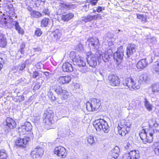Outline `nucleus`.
Segmentation results:
<instances>
[{"label":"nucleus","instance_id":"2","mask_svg":"<svg viewBox=\"0 0 159 159\" xmlns=\"http://www.w3.org/2000/svg\"><path fill=\"white\" fill-rule=\"evenodd\" d=\"M93 125L97 131H103L107 133L109 130V126L107 122L103 119L96 120L93 123Z\"/></svg>","mask_w":159,"mask_h":159},{"label":"nucleus","instance_id":"55","mask_svg":"<svg viewBox=\"0 0 159 159\" xmlns=\"http://www.w3.org/2000/svg\"><path fill=\"white\" fill-rule=\"evenodd\" d=\"M122 159H131L130 152L124 154L122 157Z\"/></svg>","mask_w":159,"mask_h":159},{"label":"nucleus","instance_id":"40","mask_svg":"<svg viewBox=\"0 0 159 159\" xmlns=\"http://www.w3.org/2000/svg\"><path fill=\"white\" fill-rule=\"evenodd\" d=\"M33 3L36 7H39L40 4H43L45 2V0H33Z\"/></svg>","mask_w":159,"mask_h":159},{"label":"nucleus","instance_id":"21","mask_svg":"<svg viewBox=\"0 0 159 159\" xmlns=\"http://www.w3.org/2000/svg\"><path fill=\"white\" fill-rule=\"evenodd\" d=\"M74 16V14L72 13L63 15L61 16V19L64 21L67 22L72 19Z\"/></svg>","mask_w":159,"mask_h":159},{"label":"nucleus","instance_id":"35","mask_svg":"<svg viewBox=\"0 0 159 159\" xmlns=\"http://www.w3.org/2000/svg\"><path fill=\"white\" fill-rule=\"evenodd\" d=\"M137 18L140 20L143 23L146 22L147 21V16L145 15L137 14Z\"/></svg>","mask_w":159,"mask_h":159},{"label":"nucleus","instance_id":"63","mask_svg":"<svg viewBox=\"0 0 159 159\" xmlns=\"http://www.w3.org/2000/svg\"><path fill=\"white\" fill-rule=\"evenodd\" d=\"M94 17L95 20H96L97 19H102V16L101 14H98L96 15H94Z\"/></svg>","mask_w":159,"mask_h":159},{"label":"nucleus","instance_id":"23","mask_svg":"<svg viewBox=\"0 0 159 159\" xmlns=\"http://www.w3.org/2000/svg\"><path fill=\"white\" fill-rule=\"evenodd\" d=\"M131 159H138L139 157V153L138 151L133 150L129 152Z\"/></svg>","mask_w":159,"mask_h":159},{"label":"nucleus","instance_id":"28","mask_svg":"<svg viewBox=\"0 0 159 159\" xmlns=\"http://www.w3.org/2000/svg\"><path fill=\"white\" fill-rule=\"evenodd\" d=\"M13 25H14L15 29L18 32V33L21 34L23 35L24 34V31L20 27L19 25V23L17 21H14Z\"/></svg>","mask_w":159,"mask_h":159},{"label":"nucleus","instance_id":"38","mask_svg":"<svg viewBox=\"0 0 159 159\" xmlns=\"http://www.w3.org/2000/svg\"><path fill=\"white\" fill-rule=\"evenodd\" d=\"M7 23L6 19L2 16H0V27L6 26Z\"/></svg>","mask_w":159,"mask_h":159},{"label":"nucleus","instance_id":"20","mask_svg":"<svg viewBox=\"0 0 159 159\" xmlns=\"http://www.w3.org/2000/svg\"><path fill=\"white\" fill-rule=\"evenodd\" d=\"M148 63L146 59H142L138 62L136 66L138 69H143L148 65Z\"/></svg>","mask_w":159,"mask_h":159},{"label":"nucleus","instance_id":"9","mask_svg":"<svg viewBox=\"0 0 159 159\" xmlns=\"http://www.w3.org/2000/svg\"><path fill=\"white\" fill-rule=\"evenodd\" d=\"M54 113L51 111H45L43 115V121L45 125H51L52 124Z\"/></svg>","mask_w":159,"mask_h":159},{"label":"nucleus","instance_id":"13","mask_svg":"<svg viewBox=\"0 0 159 159\" xmlns=\"http://www.w3.org/2000/svg\"><path fill=\"white\" fill-rule=\"evenodd\" d=\"M108 79L110 81V85L112 86H118L120 84L119 79L116 75H110L108 77Z\"/></svg>","mask_w":159,"mask_h":159},{"label":"nucleus","instance_id":"15","mask_svg":"<svg viewBox=\"0 0 159 159\" xmlns=\"http://www.w3.org/2000/svg\"><path fill=\"white\" fill-rule=\"evenodd\" d=\"M124 49L121 46L118 49L116 52L114 53L113 55L114 58L117 61H118V59H122L124 56Z\"/></svg>","mask_w":159,"mask_h":159},{"label":"nucleus","instance_id":"42","mask_svg":"<svg viewBox=\"0 0 159 159\" xmlns=\"http://www.w3.org/2000/svg\"><path fill=\"white\" fill-rule=\"evenodd\" d=\"M90 4L88 2V0L86 1L85 4L82 5L83 7L82 9L86 11H87L89 8Z\"/></svg>","mask_w":159,"mask_h":159},{"label":"nucleus","instance_id":"1","mask_svg":"<svg viewBox=\"0 0 159 159\" xmlns=\"http://www.w3.org/2000/svg\"><path fill=\"white\" fill-rule=\"evenodd\" d=\"M131 124V121L128 119L121 120L118 127V134L121 136H126L130 130Z\"/></svg>","mask_w":159,"mask_h":159},{"label":"nucleus","instance_id":"22","mask_svg":"<svg viewBox=\"0 0 159 159\" xmlns=\"http://www.w3.org/2000/svg\"><path fill=\"white\" fill-rule=\"evenodd\" d=\"M119 148L118 147L116 146L111 151L109 155L117 158L119 156Z\"/></svg>","mask_w":159,"mask_h":159},{"label":"nucleus","instance_id":"36","mask_svg":"<svg viewBox=\"0 0 159 159\" xmlns=\"http://www.w3.org/2000/svg\"><path fill=\"white\" fill-rule=\"evenodd\" d=\"M99 72L102 78H103L104 76H106L107 74V71L106 68L103 67H102L99 68Z\"/></svg>","mask_w":159,"mask_h":159},{"label":"nucleus","instance_id":"39","mask_svg":"<svg viewBox=\"0 0 159 159\" xmlns=\"http://www.w3.org/2000/svg\"><path fill=\"white\" fill-rule=\"evenodd\" d=\"M145 106L146 109L149 111L152 110V106L146 98L145 99Z\"/></svg>","mask_w":159,"mask_h":159},{"label":"nucleus","instance_id":"5","mask_svg":"<svg viewBox=\"0 0 159 159\" xmlns=\"http://www.w3.org/2000/svg\"><path fill=\"white\" fill-rule=\"evenodd\" d=\"M70 57L74 65H77L79 66L84 67L86 66L85 59L82 57H80L77 54L74 52H71L70 53Z\"/></svg>","mask_w":159,"mask_h":159},{"label":"nucleus","instance_id":"7","mask_svg":"<svg viewBox=\"0 0 159 159\" xmlns=\"http://www.w3.org/2000/svg\"><path fill=\"white\" fill-rule=\"evenodd\" d=\"M32 129V126L29 122H25L24 125H20L18 128V132L19 134L24 135L28 134V133L30 132Z\"/></svg>","mask_w":159,"mask_h":159},{"label":"nucleus","instance_id":"52","mask_svg":"<svg viewBox=\"0 0 159 159\" xmlns=\"http://www.w3.org/2000/svg\"><path fill=\"white\" fill-rule=\"evenodd\" d=\"M4 7L6 9H10L11 10L13 8V6L12 4L9 5L8 4H4Z\"/></svg>","mask_w":159,"mask_h":159},{"label":"nucleus","instance_id":"51","mask_svg":"<svg viewBox=\"0 0 159 159\" xmlns=\"http://www.w3.org/2000/svg\"><path fill=\"white\" fill-rule=\"evenodd\" d=\"M99 0H89L88 2L92 6H95Z\"/></svg>","mask_w":159,"mask_h":159},{"label":"nucleus","instance_id":"11","mask_svg":"<svg viewBox=\"0 0 159 159\" xmlns=\"http://www.w3.org/2000/svg\"><path fill=\"white\" fill-rule=\"evenodd\" d=\"M30 139L29 137L24 136V138L21 139L18 138L16 141V146L19 147H25L27 143L30 140Z\"/></svg>","mask_w":159,"mask_h":159},{"label":"nucleus","instance_id":"60","mask_svg":"<svg viewBox=\"0 0 159 159\" xmlns=\"http://www.w3.org/2000/svg\"><path fill=\"white\" fill-rule=\"evenodd\" d=\"M155 111L156 113L157 114V115L158 116L159 115V105H157L156 106Z\"/></svg>","mask_w":159,"mask_h":159},{"label":"nucleus","instance_id":"50","mask_svg":"<svg viewBox=\"0 0 159 159\" xmlns=\"http://www.w3.org/2000/svg\"><path fill=\"white\" fill-rule=\"evenodd\" d=\"M48 96L49 98H51L52 100L55 101L56 100L55 97L53 96V94L52 92L49 91L48 93Z\"/></svg>","mask_w":159,"mask_h":159},{"label":"nucleus","instance_id":"32","mask_svg":"<svg viewBox=\"0 0 159 159\" xmlns=\"http://www.w3.org/2000/svg\"><path fill=\"white\" fill-rule=\"evenodd\" d=\"M8 155L6 151L2 149L0 150V159H7Z\"/></svg>","mask_w":159,"mask_h":159},{"label":"nucleus","instance_id":"53","mask_svg":"<svg viewBox=\"0 0 159 159\" xmlns=\"http://www.w3.org/2000/svg\"><path fill=\"white\" fill-rule=\"evenodd\" d=\"M84 49V46L83 44L80 43L76 47V50L78 51H80L83 50Z\"/></svg>","mask_w":159,"mask_h":159},{"label":"nucleus","instance_id":"37","mask_svg":"<svg viewBox=\"0 0 159 159\" xmlns=\"http://www.w3.org/2000/svg\"><path fill=\"white\" fill-rule=\"evenodd\" d=\"M61 95V98L62 100H66L69 97V93L66 90H64L62 93L60 94Z\"/></svg>","mask_w":159,"mask_h":159},{"label":"nucleus","instance_id":"12","mask_svg":"<svg viewBox=\"0 0 159 159\" xmlns=\"http://www.w3.org/2000/svg\"><path fill=\"white\" fill-rule=\"evenodd\" d=\"M54 153L59 157H61L65 158L66 156V149L63 147L59 146L55 148Z\"/></svg>","mask_w":159,"mask_h":159},{"label":"nucleus","instance_id":"6","mask_svg":"<svg viewBox=\"0 0 159 159\" xmlns=\"http://www.w3.org/2000/svg\"><path fill=\"white\" fill-rule=\"evenodd\" d=\"M123 85L128 88L133 89H139V84L137 82H135L131 78H128L123 81Z\"/></svg>","mask_w":159,"mask_h":159},{"label":"nucleus","instance_id":"59","mask_svg":"<svg viewBox=\"0 0 159 159\" xmlns=\"http://www.w3.org/2000/svg\"><path fill=\"white\" fill-rule=\"evenodd\" d=\"M34 120L35 123H38L40 119V116L38 115L37 116H34Z\"/></svg>","mask_w":159,"mask_h":159},{"label":"nucleus","instance_id":"14","mask_svg":"<svg viewBox=\"0 0 159 159\" xmlns=\"http://www.w3.org/2000/svg\"><path fill=\"white\" fill-rule=\"evenodd\" d=\"M87 41L89 43V46L90 48L96 49L99 48V40L98 39L89 38L88 39Z\"/></svg>","mask_w":159,"mask_h":159},{"label":"nucleus","instance_id":"44","mask_svg":"<svg viewBox=\"0 0 159 159\" xmlns=\"http://www.w3.org/2000/svg\"><path fill=\"white\" fill-rule=\"evenodd\" d=\"M25 46V44L24 43H20V49L19 51L22 54H23L25 52L24 48Z\"/></svg>","mask_w":159,"mask_h":159},{"label":"nucleus","instance_id":"61","mask_svg":"<svg viewBox=\"0 0 159 159\" xmlns=\"http://www.w3.org/2000/svg\"><path fill=\"white\" fill-rule=\"evenodd\" d=\"M39 75V73L38 72H37L36 71H34V72L33 73V75H32L33 77V78H36L37 76H38Z\"/></svg>","mask_w":159,"mask_h":159},{"label":"nucleus","instance_id":"64","mask_svg":"<svg viewBox=\"0 0 159 159\" xmlns=\"http://www.w3.org/2000/svg\"><path fill=\"white\" fill-rule=\"evenodd\" d=\"M131 148H132L131 145L129 143H127L125 147V148L127 150L130 149Z\"/></svg>","mask_w":159,"mask_h":159},{"label":"nucleus","instance_id":"41","mask_svg":"<svg viewBox=\"0 0 159 159\" xmlns=\"http://www.w3.org/2000/svg\"><path fill=\"white\" fill-rule=\"evenodd\" d=\"M141 102L140 101L136 100L133 102V104L135 108L139 109L140 107Z\"/></svg>","mask_w":159,"mask_h":159},{"label":"nucleus","instance_id":"25","mask_svg":"<svg viewBox=\"0 0 159 159\" xmlns=\"http://www.w3.org/2000/svg\"><path fill=\"white\" fill-rule=\"evenodd\" d=\"M147 79V77L145 74H142L139 77V80L137 81L138 84H139V88L140 87L141 84L143 83V82H146Z\"/></svg>","mask_w":159,"mask_h":159},{"label":"nucleus","instance_id":"57","mask_svg":"<svg viewBox=\"0 0 159 159\" xmlns=\"http://www.w3.org/2000/svg\"><path fill=\"white\" fill-rule=\"evenodd\" d=\"M84 68H81L80 70L82 73H85L88 72L89 70V69L87 67H84Z\"/></svg>","mask_w":159,"mask_h":159},{"label":"nucleus","instance_id":"62","mask_svg":"<svg viewBox=\"0 0 159 159\" xmlns=\"http://www.w3.org/2000/svg\"><path fill=\"white\" fill-rule=\"evenodd\" d=\"M60 6L62 8L67 9L68 4L61 3L60 4Z\"/></svg>","mask_w":159,"mask_h":159},{"label":"nucleus","instance_id":"17","mask_svg":"<svg viewBox=\"0 0 159 159\" xmlns=\"http://www.w3.org/2000/svg\"><path fill=\"white\" fill-rule=\"evenodd\" d=\"M71 79V77L68 75L61 76L58 78L57 81L61 84H67L70 81Z\"/></svg>","mask_w":159,"mask_h":159},{"label":"nucleus","instance_id":"48","mask_svg":"<svg viewBox=\"0 0 159 159\" xmlns=\"http://www.w3.org/2000/svg\"><path fill=\"white\" fill-rule=\"evenodd\" d=\"M34 34L38 37H39L42 34V31L40 29L37 28L36 30L35 31Z\"/></svg>","mask_w":159,"mask_h":159},{"label":"nucleus","instance_id":"16","mask_svg":"<svg viewBox=\"0 0 159 159\" xmlns=\"http://www.w3.org/2000/svg\"><path fill=\"white\" fill-rule=\"evenodd\" d=\"M136 50V47L134 44H129L127 48L126 55L128 57H129L135 53Z\"/></svg>","mask_w":159,"mask_h":159},{"label":"nucleus","instance_id":"30","mask_svg":"<svg viewBox=\"0 0 159 159\" xmlns=\"http://www.w3.org/2000/svg\"><path fill=\"white\" fill-rule=\"evenodd\" d=\"M54 38L56 40H58L61 36V33L58 29H56L53 33Z\"/></svg>","mask_w":159,"mask_h":159},{"label":"nucleus","instance_id":"58","mask_svg":"<svg viewBox=\"0 0 159 159\" xmlns=\"http://www.w3.org/2000/svg\"><path fill=\"white\" fill-rule=\"evenodd\" d=\"M96 11L98 12H100L102 11V10H105V7H102L98 6L96 7Z\"/></svg>","mask_w":159,"mask_h":159},{"label":"nucleus","instance_id":"26","mask_svg":"<svg viewBox=\"0 0 159 159\" xmlns=\"http://www.w3.org/2000/svg\"><path fill=\"white\" fill-rule=\"evenodd\" d=\"M98 52H100L101 54V58H102L104 62H107L109 61L110 56L107 52H105L104 53L101 54L102 52L101 51H99Z\"/></svg>","mask_w":159,"mask_h":159},{"label":"nucleus","instance_id":"45","mask_svg":"<svg viewBox=\"0 0 159 159\" xmlns=\"http://www.w3.org/2000/svg\"><path fill=\"white\" fill-rule=\"evenodd\" d=\"M154 70L159 74V60L156 62Z\"/></svg>","mask_w":159,"mask_h":159},{"label":"nucleus","instance_id":"27","mask_svg":"<svg viewBox=\"0 0 159 159\" xmlns=\"http://www.w3.org/2000/svg\"><path fill=\"white\" fill-rule=\"evenodd\" d=\"M7 42L3 35L0 33V47L4 48L7 45Z\"/></svg>","mask_w":159,"mask_h":159},{"label":"nucleus","instance_id":"54","mask_svg":"<svg viewBox=\"0 0 159 159\" xmlns=\"http://www.w3.org/2000/svg\"><path fill=\"white\" fill-rule=\"evenodd\" d=\"M76 5L75 4H68L67 6V9H73L76 8Z\"/></svg>","mask_w":159,"mask_h":159},{"label":"nucleus","instance_id":"56","mask_svg":"<svg viewBox=\"0 0 159 159\" xmlns=\"http://www.w3.org/2000/svg\"><path fill=\"white\" fill-rule=\"evenodd\" d=\"M25 3L26 6H30L33 3V0H25Z\"/></svg>","mask_w":159,"mask_h":159},{"label":"nucleus","instance_id":"43","mask_svg":"<svg viewBox=\"0 0 159 159\" xmlns=\"http://www.w3.org/2000/svg\"><path fill=\"white\" fill-rule=\"evenodd\" d=\"M154 146L156 147L154 151L156 155L159 156V143L156 142L154 144Z\"/></svg>","mask_w":159,"mask_h":159},{"label":"nucleus","instance_id":"33","mask_svg":"<svg viewBox=\"0 0 159 159\" xmlns=\"http://www.w3.org/2000/svg\"><path fill=\"white\" fill-rule=\"evenodd\" d=\"M30 14L32 17L38 18L42 16V14L40 12L34 11H30Z\"/></svg>","mask_w":159,"mask_h":159},{"label":"nucleus","instance_id":"31","mask_svg":"<svg viewBox=\"0 0 159 159\" xmlns=\"http://www.w3.org/2000/svg\"><path fill=\"white\" fill-rule=\"evenodd\" d=\"M49 21L50 20L48 18H43L41 21V27H47L48 26Z\"/></svg>","mask_w":159,"mask_h":159},{"label":"nucleus","instance_id":"46","mask_svg":"<svg viewBox=\"0 0 159 159\" xmlns=\"http://www.w3.org/2000/svg\"><path fill=\"white\" fill-rule=\"evenodd\" d=\"M66 107L67 108L69 109H74L75 108L72 103L71 102H66Z\"/></svg>","mask_w":159,"mask_h":159},{"label":"nucleus","instance_id":"47","mask_svg":"<svg viewBox=\"0 0 159 159\" xmlns=\"http://www.w3.org/2000/svg\"><path fill=\"white\" fill-rule=\"evenodd\" d=\"M87 141L90 144L93 143L95 142L93 137L91 136H89L87 138Z\"/></svg>","mask_w":159,"mask_h":159},{"label":"nucleus","instance_id":"29","mask_svg":"<svg viewBox=\"0 0 159 159\" xmlns=\"http://www.w3.org/2000/svg\"><path fill=\"white\" fill-rule=\"evenodd\" d=\"M150 88L153 93L159 92V83L152 84Z\"/></svg>","mask_w":159,"mask_h":159},{"label":"nucleus","instance_id":"3","mask_svg":"<svg viewBox=\"0 0 159 159\" xmlns=\"http://www.w3.org/2000/svg\"><path fill=\"white\" fill-rule=\"evenodd\" d=\"M87 61L89 66L95 67L97 65V62L101 60V54L100 52H97L95 55L91 53L87 55Z\"/></svg>","mask_w":159,"mask_h":159},{"label":"nucleus","instance_id":"8","mask_svg":"<svg viewBox=\"0 0 159 159\" xmlns=\"http://www.w3.org/2000/svg\"><path fill=\"white\" fill-rule=\"evenodd\" d=\"M149 136H148L146 132L144 129H143L139 133V135L141 139L144 143H150L153 139V133L149 132Z\"/></svg>","mask_w":159,"mask_h":159},{"label":"nucleus","instance_id":"10","mask_svg":"<svg viewBox=\"0 0 159 159\" xmlns=\"http://www.w3.org/2000/svg\"><path fill=\"white\" fill-rule=\"evenodd\" d=\"M43 154V149L40 147L38 146L32 151L30 156L31 157L34 159L41 156Z\"/></svg>","mask_w":159,"mask_h":159},{"label":"nucleus","instance_id":"49","mask_svg":"<svg viewBox=\"0 0 159 159\" xmlns=\"http://www.w3.org/2000/svg\"><path fill=\"white\" fill-rule=\"evenodd\" d=\"M26 67V65L25 64H20L18 65V67H17L18 69H19L20 71H23L24 70Z\"/></svg>","mask_w":159,"mask_h":159},{"label":"nucleus","instance_id":"34","mask_svg":"<svg viewBox=\"0 0 159 159\" xmlns=\"http://www.w3.org/2000/svg\"><path fill=\"white\" fill-rule=\"evenodd\" d=\"M94 15L92 16L90 15H88L86 16L83 17H82V20L85 22L88 21H91L93 20H95Z\"/></svg>","mask_w":159,"mask_h":159},{"label":"nucleus","instance_id":"18","mask_svg":"<svg viewBox=\"0 0 159 159\" xmlns=\"http://www.w3.org/2000/svg\"><path fill=\"white\" fill-rule=\"evenodd\" d=\"M63 71L65 72H70L73 70V67L71 64L69 62H65L62 66Z\"/></svg>","mask_w":159,"mask_h":159},{"label":"nucleus","instance_id":"4","mask_svg":"<svg viewBox=\"0 0 159 159\" xmlns=\"http://www.w3.org/2000/svg\"><path fill=\"white\" fill-rule=\"evenodd\" d=\"M101 105V102L99 99L91 98L89 101L86 103L87 110L90 111H97Z\"/></svg>","mask_w":159,"mask_h":159},{"label":"nucleus","instance_id":"19","mask_svg":"<svg viewBox=\"0 0 159 159\" xmlns=\"http://www.w3.org/2000/svg\"><path fill=\"white\" fill-rule=\"evenodd\" d=\"M6 125L10 129H13L15 128L16 123L15 121L12 119L8 117L6 120Z\"/></svg>","mask_w":159,"mask_h":159},{"label":"nucleus","instance_id":"24","mask_svg":"<svg viewBox=\"0 0 159 159\" xmlns=\"http://www.w3.org/2000/svg\"><path fill=\"white\" fill-rule=\"evenodd\" d=\"M52 89L58 95L60 94L64 90L61 86L57 85H55L52 86Z\"/></svg>","mask_w":159,"mask_h":159}]
</instances>
